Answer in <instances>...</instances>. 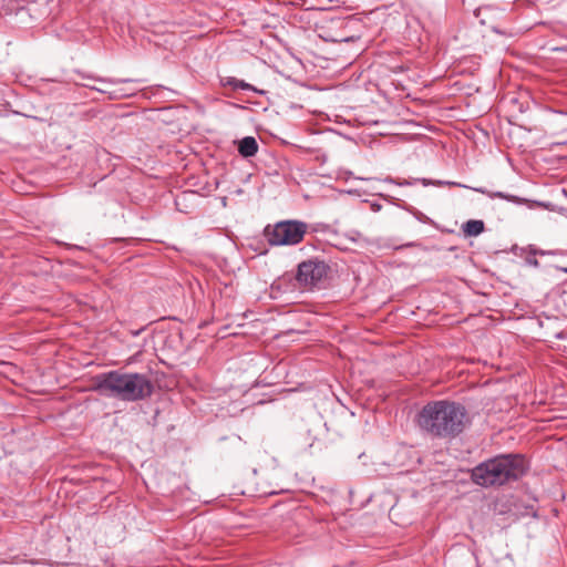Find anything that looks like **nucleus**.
Listing matches in <instances>:
<instances>
[{
	"instance_id": "11",
	"label": "nucleus",
	"mask_w": 567,
	"mask_h": 567,
	"mask_svg": "<svg viewBox=\"0 0 567 567\" xmlns=\"http://www.w3.org/2000/svg\"><path fill=\"white\" fill-rule=\"evenodd\" d=\"M520 251L522 252H530V255H533V256H537V255L545 256V255H549L550 254L549 251L538 249V248H536L533 245H529L526 248H522Z\"/></svg>"
},
{
	"instance_id": "10",
	"label": "nucleus",
	"mask_w": 567,
	"mask_h": 567,
	"mask_svg": "<svg viewBox=\"0 0 567 567\" xmlns=\"http://www.w3.org/2000/svg\"><path fill=\"white\" fill-rule=\"evenodd\" d=\"M227 84L230 85L233 89H240V90H251V91H256L252 85H250L249 83H246L245 81L243 80H238L236 78H230L228 81H227Z\"/></svg>"
},
{
	"instance_id": "7",
	"label": "nucleus",
	"mask_w": 567,
	"mask_h": 567,
	"mask_svg": "<svg viewBox=\"0 0 567 567\" xmlns=\"http://www.w3.org/2000/svg\"><path fill=\"white\" fill-rule=\"evenodd\" d=\"M462 229L465 236L475 237L484 231V223L480 219H471L463 224Z\"/></svg>"
},
{
	"instance_id": "13",
	"label": "nucleus",
	"mask_w": 567,
	"mask_h": 567,
	"mask_svg": "<svg viewBox=\"0 0 567 567\" xmlns=\"http://www.w3.org/2000/svg\"><path fill=\"white\" fill-rule=\"evenodd\" d=\"M517 202H518V204L526 206L528 209H536V207H535L534 205H529V204H527V203H526L525 200H523V199H518ZM538 207H540V205H538V206H537V208H538Z\"/></svg>"
},
{
	"instance_id": "4",
	"label": "nucleus",
	"mask_w": 567,
	"mask_h": 567,
	"mask_svg": "<svg viewBox=\"0 0 567 567\" xmlns=\"http://www.w3.org/2000/svg\"><path fill=\"white\" fill-rule=\"evenodd\" d=\"M307 231V225L299 220H282L265 228L270 245L285 246L300 243Z\"/></svg>"
},
{
	"instance_id": "1",
	"label": "nucleus",
	"mask_w": 567,
	"mask_h": 567,
	"mask_svg": "<svg viewBox=\"0 0 567 567\" xmlns=\"http://www.w3.org/2000/svg\"><path fill=\"white\" fill-rule=\"evenodd\" d=\"M466 409L456 402L440 400L425 404L416 415L419 427L439 439H453L468 424Z\"/></svg>"
},
{
	"instance_id": "5",
	"label": "nucleus",
	"mask_w": 567,
	"mask_h": 567,
	"mask_svg": "<svg viewBox=\"0 0 567 567\" xmlns=\"http://www.w3.org/2000/svg\"><path fill=\"white\" fill-rule=\"evenodd\" d=\"M327 275V266L322 261L308 260L298 267L296 280L302 289H312Z\"/></svg>"
},
{
	"instance_id": "8",
	"label": "nucleus",
	"mask_w": 567,
	"mask_h": 567,
	"mask_svg": "<svg viewBox=\"0 0 567 567\" xmlns=\"http://www.w3.org/2000/svg\"><path fill=\"white\" fill-rule=\"evenodd\" d=\"M99 82H101L103 84L102 87H94L96 91L101 92V93H109L111 94L112 97H120V96H125L126 94L125 93H122L120 92V90H109V85H114L116 83H120V81L117 80H104V79H99L97 80Z\"/></svg>"
},
{
	"instance_id": "2",
	"label": "nucleus",
	"mask_w": 567,
	"mask_h": 567,
	"mask_svg": "<svg viewBox=\"0 0 567 567\" xmlns=\"http://www.w3.org/2000/svg\"><path fill=\"white\" fill-rule=\"evenodd\" d=\"M93 389L102 395L130 402L143 400L153 392V385L146 375L118 371L99 374Z\"/></svg>"
},
{
	"instance_id": "9",
	"label": "nucleus",
	"mask_w": 567,
	"mask_h": 567,
	"mask_svg": "<svg viewBox=\"0 0 567 567\" xmlns=\"http://www.w3.org/2000/svg\"><path fill=\"white\" fill-rule=\"evenodd\" d=\"M416 184H421L422 186L426 187L430 185L442 186L446 183L443 181H439V179H427V178H413L410 181H403V182L399 183V185H416Z\"/></svg>"
},
{
	"instance_id": "15",
	"label": "nucleus",
	"mask_w": 567,
	"mask_h": 567,
	"mask_svg": "<svg viewBox=\"0 0 567 567\" xmlns=\"http://www.w3.org/2000/svg\"><path fill=\"white\" fill-rule=\"evenodd\" d=\"M474 189H475L476 192H480V193H483V194L485 193V189H483V188H474Z\"/></svg>"
},
{
	"instance_id": "14",
	"label": "nucleus",
	"mask_w": 567,
	"mask_h": 567,
	"mask_svg": "<svg viewBox=\"0 0 567 567\" xmlns=\"http://www.w3.org/2000/svg\"><path fill=\"white\" fill-rule=\"evenodd\" d=\"M421 218H419L420 221L424 223L427 219L426 215H420Z\"/></svg>"
},
{
	"instance_id": "12",
	"label": "nucleus",
	"mask_w": 567,
	"mask_h": 567,
	"mask_svg": "<svg viewBox=\"0 0 567 567\" xmlns=\"http://www.w3.org/2000/svg\"><path fill=\"white\" fill-rule=\"evenodd\" d=\"M524 254H526L525 256V262L530 266V267H534V268H538L539 267V262L538 260L536 259V256H533L530 255V252H522L520 256H523Z\"/></svg>"
},
{
	"instance_id": "3",
	"label": "nucleus",
	"mask_w": 567,
	"mask_h": 567,
	"mask_svg": "<svg viewBox=\"0 0 567 567\" xmlns=\"http://www.w3.org/2000/svg\"><path fill=\"white\" fill-rule=\"evenodd\" d=\"M525 471L526 464L522 455H498L476 465L472 470L471 478L482 487L501 486L518 480Z\"/></svg>"
},
{
	"instance_id": "6",
	"label": "nucleus",
	"mask_w": 567,
	"mask_h": 567,
	"mask_svg": "<svg viewBox=\"0 0 567 567\" xmlns=\"http://www.w3.org/2000/svg\"><path fill=\"white\" fill-rule=\"evenodd\" d=\"M238 152L244 157H251L258 152V143L252 136L244 137L238 145Z\"/></svg>"
},
{
	"instance_id": "16",
	"label": "nucleus",
	"mask_w": 567,
	"mask_h": 567,
	"mask_svg": "<svg viewBox=\"0 0 567 567\" xmlns=\"http://www.w3.org/2000/svg\"><path fill=\"white\" fill-rule=\"evenodd\" d=\"M496 196L505 197L502 193H497Z\"/></svg>"
}]
</instances>
